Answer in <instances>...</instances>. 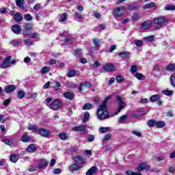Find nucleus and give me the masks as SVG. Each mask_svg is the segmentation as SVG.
<instances>
[{
  "instance_id": "41",
  "label": "nucleus",
  "mask_w": 175,
  "mask_h": 175,
  "mask_svg": "<svg viewBox=\"0 0 175 175\" xmlns=\"http://www.w3.org/2000/svg\"><path fill=\"white\" fill-rule=\"evenodd\" d=\"M90 109H92V104L91 103H86L83 107V110H90Z\"/></svg>"
},
{
  "instance_id": "22",
  "label": "nucleus",
  "mask_w": 175,
  "mask_h": 175,
  "mask_svg": "<svg viewBox=\"0 0 175 175\" xmlns=\"http://www.w3.org/2000/svg\"><path fill=\"white\" fill-rule=\"evenodd\" d=\"M51 68L50 66H44L40 71L41 75H46V73H49Z\"/></svg>"
},
{
  "instance_id": "35",
  "label": "nucleus",
  "mask_w": 175,
  "mask_h": 175,
  "mask_svg": "<svg viewBox=\"0 0 175 175\" xmlns=\"http://www.w3.org/2000/svg\"><path fill=\"white\" fill-rule=\"evenodd\" d=\"M144 40H146L147 42H154V40H155V37L154 36H149L145 37Z\"/></svg>"
},
{
  "instance_id": "45",
  "label": "nucleus",
  "mask_w": 175,
  "mask_h": 175,
  "mask_svg": "<svg viewBox=\"0 0 175 175\" xmlns=\"http://www.w3.org/2000/svg\"><path fill=\"white\" fill-rule=\"evenodd\" d=\"M98 131L100 133H106V132H109V128L108 127H101L98 129Z\"/></svg>"
},
{
  "instance_id": "61",
  "label": "nucleus",
  "mask_w": 175,
  "mask_h": 175,
  "mask_svg": "<svg viewBox=\"0 0 175 175\" xmlns=\"http://www.w3.org/2000/svg\"><path fill=\"white\" fill-rule=\"evenodd\" d=\"M10 102H12V100L10 98H8L4 100L3 105V106H8V105H10Z\"/></svg>"
},
{
  "instance_id": "21",
  "label": "nucleus",
  "mask_w": 175,
  "mask_h": 175,
  "mask_svg": "<svg viewBox=\"0 0 175 175\" xmlns=\"http://www.w3.org/2000/svg\"><path fill=\"white\" fill-rule=\"evenodd\" d=\"M47 166V161L44 159H42L40 161V164L38 166V169H43V167H46Z\"/></svg>"
},
{
  "instance_id": "53",
  "label": "nucleus",
  "mask_w": 175,
  "mask_h": 175,
  "mask_svg": "<svg viewBox=\"0 0 175 175\" xmlns=\"http://www.w3.org/2000/svg\"><path fill=\"white\" fill-rule=\"evenodd\" d=\"M23 36L27 38V36H31V31L29 30L25 29L23 31Z\"/></svg>"
},
{
  "instance_id": "54",
  "label": "nucleus",
  "mask_w": 175,
  "mask_h": 175,
  "mask_svg": "<svg viewBox=\"0 0 175 175\" xmlns=\"http://www.w3.org/2000/svg\"><path fill=\"white\" fill-rule=\"evenodd\" d=\"M133 135L137 136L138 137H142V133L138 131L137 130H135L132 131Z\"/></svg>"
},
{
  "instance_id": "12",
  "label": "nucleus",
  "mask_w": 175,
  "mask_h": 175,
  "mask_svg": "<svg viewBox=\"0 0 175 175\" xmlns=\"http://www.w3.org/2000/svg\"><path fill=\"white\" fill-rule=\"evenodd\" d=\"M12 29L14 33L18 35L21 32V26L20 25H12Z\"/></svg>"
},
{
  "instance_id": "19",
  "label": "nucleus",
  "mask_w": 175,
  "mask_h": 175,
  "mask_svg": "<svg viewBox=\"0 0 175 175\" xmlns=\"http://www.w3.org/2000/svg\"><path fill=\"white\" fill-rule=\"evenodd\" d=\"M14 18L16 23H20L23 20V15L20 12L15 14Z\"/></svg>"
},
{
  "instance_id": "31",
  "label": "nucleus",
  "mask_w": 175,
  "mask_h": 175,
  "mask_svg": "<svg viewBox=\"0 0 175 175\" xmlns=\"http://www.w3.org/2000/svg\"><path fill=\"white\" fill-rule=\"evenodd\" d=\"M74 55H75V57H81V55H82L81 49L77 48V49L75 50V51Z\"/></svg>"
},
{
  "instance_id": "15",
  "label": "nucleus",
  "mask_w": 175,
  "mask_h": 175,
  "mask_svg": "<svg viewBox=\"0 0 175 175\" xmlns=\"http://www.w3.org/2000/svg\"><path fill=\"white\" fill-rule=\"evenodd\" d=\"M64 97L66 98V99H69L70 100H73L75 98V96L73 95V93L70 92H66L64 93Z\"/></svg>"
},
{
  "instance_id": "49",
  "label": "nucleus",
  "mask_w": 175,
  "mask_h": 175,
  "mask_svg": "<svg viewBox=\"0 0 175 175\" xmlns=\"http://www.w3.org/2000/svg\"><path fill=\"white\" fill-rule=\"evenodd\" d=\"M126 118H128V116H126L125 115H123L122 116H121L119 120L120 124H124V122H125V120H126Z\"/></svg>"
},
{
  "instance_id": "62",
  "label": "nucleus",
  "mask_w": 175,
  "mask_h": 175,
  "mask_svg": "<svg viewBox=\"0 0 175 175\" xmlns=\"http://www.w3.org/2000/svg\"><path fill=\"white\" fill-rule=\"evenodd\" d=\"M30 38H31L32 39H36V38H39V33H33L32 34H30Z\"/></svg>"
},
{
  "instance_id": "26",
  "label": "nucleus",
  "mask_w": 175,
  "mask_h": 175,
  "mask_svg": "<svg viewBox=\"0 0 175 175\" xmlns=\"http://www.w3.org/2000/svg\"><path fill=\"white\" fill-rule=\"evenodd\" d=\"M10 161L14 163H16V162L18 161V157L16 154H11L10 157Z\"/></svg>"
},
{
  "instance_id": "37",
  "label": "nucleus",
  "mask_w": 175,
  "mask_h": 175,
  "mask_svg": "<svg viewBox=\"0 0 175 175\" xmlns=\"http://www.w3.org/2000/svg\"><path fill=\"white\" fill-rule=\"evenodd\" d=\"M24 18L26 21H32L33 17L29 14H26L24 15Z\"/></svg>"
},
{
  "instance_id": "4",
  "label": "nucleus",
  "mask_w": 175,
  "mask_h": 175,
  "mask_svg": "<svg viewBox=\"0 0 175 175\" xmlns=\"http://www.w3.org/2000/svg\"><path fill=\"white\" fill-rule=\"evenodd\" d=\"M116 100L118 102V109L117 111L113 113V116H117V114L120 113L121 110L126 106V104L122 100V97L121 96H117Z\"/></svg>"
},
{
  "instance_id": "7",
  "label": "nucleus",
  "mask_w": 175,
  "mask_h": 175,
  "mask_svg": "<svg viewBox=\"0 0 175 175\" xmlns=\"http://www.w3.org/2000/svg\"><path fill=\"white\" fill-rule=\"evenodd\" d=\"M10 59H12V57L8 56L7 57L3 64L1 65V69H6V68H9L10 66Z\"/></svg>"
},
{
  "instance_id": "52",
  "label": "nucleus",
  "mask_w": 175,
  "mask_h": 175,
  "mask_svg": "<svg viewBox=\"0 0 175 175\" xmlns=\"http://www.w3.org/2000/svg\"><path fill=\"white\" fill-rule=\"evenodd\" d=\"M131 73H136L137 72V66L133 65L131 68Z\"/></svg>"
},
{
  "instance_id": "14",
  "label": "nucleus",
  "mask_w": 175,
  "mask_h": 175,
  "mask_svg": "<svg viewBox=\"0 0 175 175\" xmlns=\"http://www.w3.org/2000/svg\"><path fill=\"white\" fill-rule=\"evenodd\" d=\"M114 64L109 63L104 66V69L107 70V72H113L114 70Z\"/></svg>"
},
{
  "instance_id": "10",
  "label": "nucleus",
  "mask_w": 175,
  "mask_h": 175,
  "mask_svg": "<svg viewBox=\"0 0 175 175\" xmlns=\"http://www.w3.org/2000/svg\"><path fill=\"white\" fill-rule=\"evenodd\" d=\"M16 87L15 85H8L4 89V92H5V94H10V92H13V91H16Z\"/></svg>"
},
{
  "instance_id": "30",
  "label": "nucleus",
  "mask_w": 175,
  "mask_h": 175,
  "mask_svg": "<svg viewBox=\"0 0 175 175\" xmlns=\"http://www.w3.org/2000/svg\"><path fill=\"white\" fill-rule=\"evenodd\" d=\"M59 137L62 140H67L68 135L66 134V133H61L59 134Z\"/></svg>"
},
{
  "instance_id": "64",
  "label": "nucleus",
  "mask_w": 175,
  "mask_h": 175,
  "mask_svg": "<svg viewBox=\"0 0 175 175\" xmlns=\"http://www.w3.org/2000/svg\"><path fill=\"white\" fill-rule=\"evenodd\" d=\"M24 42L26 44L29 45V46H31L32 45V40H31L30 39H26V40H24Z\"/></svg>"
},
{
  "instance_id": "51",
  "label": "nucleus",
  "mask_w": 175,
  "mask_h": 175,
  "mask_svg": "<svg viewBox=\"0 0 175 175\" xmlns=\"http://www.w3.org/2000/svg\"><path fill=\"white\" fill-rule=\"evenodd\" d=\"M100 65V63L99 61H96L92 66V69H96Z\"/></svg>"
},
{
  "instance_id": "5",
  "label": "nucleus",
  "mask_w": 175,
  "mask_h": 175,
  "mask_svg": "<svg viewBox=\"0 0 175 175\" xmlns=\"http://www.w3.org/2000/svg\"><path fill=\"white\" fill-rule=\"evenodd\" d=\"M150 168H151V166L150 165H148L147 163L142 162L139 164L137 170L140 173V172H143V170H146V172H148V170H150Z\"/></svg>"
},
{
  "instance_id": "28",
  "label": "nucleus",
  "mask_w": 175,
  "mask_h": 175,
  "mask_svg": "<svg viewBox=\"0 0 175 175\" xmlns=\"http://www.w3.org/2000/svg\"><path fill=\"white\" fill-rule=\"evenodd\" d=\"M150 102H157V100H159V95L154 94L150 98Z\"/></svg>"
},
{
  "instance_id": "59",
  "label": "nucleus",
  "mask_w": 175,
  "mask_h": 175,
  "mask_svg": "<svg viewBox=\"0 0 175 175\" xmlns=\"http://www.w3.org/2000/svg\"><path fill=\"white\" fill-rule=\"evenodd\" d=\"M3 142L5 144H7L8 146H10V147H13V143H12L10 140L4 139Z\"/></svg>"
},
{
  "instance_id": "24",
  "label": "nucleus",
  "mask_w": 175,
  "mask_h": 175,
  "mask_svg": "<svg viewBox=\"0 0 175 175\" xmlns=\"http://www.w3.org/2000/svg\"><path fill=\"white\" fill-rule=\"evenodd\" d=\"M27 152H35L36 151V147L33 144H30L27 148Z\"/></svg>"
},
{
  "instance_id": "44",
  "label": "nucleus",
  "mask_w": 175,
  "mask_h": 175,
  "mask_svg": "<svg viewBox=\"0 0 175 175\" xmlns=\"http://www.w3.org/2000/svg\"><path fill=\"white\" fill-rule=\"evenodd\" d=\"M134 44H136L137 47H140L143 46V41L141 40H134Z\"/></svg>"
},
{
  "instance_id": "40",
  "label": "nucleus",
  "mask_w": 175,
  "mask_h": 175,
  "mask_svg": "<svg viewBox=\"0 0 175 175\" xmlns=\"http://www.w3.org/2000/svg\"><path fill=\"white\" fill-rule=\"evenodd\" d=\"M156 126L157 128H163V126H165V122H163V121L156 122Z\"/></svg>"
},
{
  "instance_id": "36",
  "label": "nucleus",
  "mask_w": 175,
  "mask_h": 175,
  "mask_svg": "<svg viewBox=\"0 0 175 175\" xmlns=\"http://www.w3.org/2000/svg\"><path fill=\"white\" fill-rule=\"evenodd\" d=\"M75 16L77 20H79V21H83V20H84V18H83V14L80 13L75 12Z\"/></svg>"
},
{
  "instance_id": "33",
  "label": "nucleus",
  "mask_w": 175,
  "mask_h": 175,
  "mask_svg": "<svg viewBox=\"0 0 175 175\" xmlns=\"http://www.w3.org/2000/svg\"><path fill=\"white\" fill-rule=\"evenodd\" d=\"M174 69H175L174 64H169L165 67V70H167L168 72H173Z\"/></svg>"
},
{
  "instance_id": "27",
  "label": "nucleus",
  "mask_w": 175,
  "mask_h": 175,
  "mask_svg": "<svg viewBox=\"0 0 175 175\" xmlns=\"http://www.w3.org/2000/svg\"><path fill=\"white\" fill-rule=\"evenodd\" d=\"M148 125L150 128H154V126H157V122L154 120H149L148 121Z\"/></svg>"
},
{
  "instance_id": "60",
  "label": "nucleus",
  "mask_w": 175,
  "mask_h": 175,
  "mask_svg": "<svg viewBox=\"0 0 175 175\" xmlns=\"http://www.w3.org/2000/svg\"><path fill=\"white\" fill-rule=\"evenodd\" d=\"M110 137H111V135L107 134V135H105V136L103 138V142H108V140H110Z\"/></svg>"
},
{
  "instance_id": "2",
  "label": "nucleus",
  "mask_w": 175,
  "mask_h": 175,
  "mask_svg": "<svg viewBox=\"0 0 175 175\" xmlns=\"http://www.w3.org/2000/svg\"><path fill=\"white\" fill-rule=\"evenodd\" d=\"M52 100L53 98L51 97L46 99V102L48 103V107L52 110H59V109H61V106H62V103H61V100L58 99H55L53 102Z\"/></svg>"
},
{
  "instance_id": "39",
  "label": "nucleus",
  "mask_w": 175,
  "mask_h": 175,
  "mask_svg": "<svg viewBox=\"0 0 175 175\" xmlns=\"http://www.w3.org/2000/svg\"><path fill=\"white\" fill-rule=\"evenodd\" d=\"M137 9H139V7L136 4H131L129 5V10H137Z\"/></svg>"
},
{
  "instance_id": "1",
  "label": "nucleus",
  "mask_w": 175,
  "mask_h": 175,
  "mask_svg": "<svg viewBox=\"0 0 175 175\" xmlns=\"http://www.w3.org/2000/svg\"><path fill=\"white\" fill-rule=\"evenodd\" d=\"M111 99V96H108L105 98L103 103L99 106L97 111V117L98 120H106L110 118L109 116V112H107V102Z\"/></svg>"
},
{
  "instance_id": "43",
  "label": "nucleus",
  "mask_w": 175,
  "mask_h": 175,
  "mask_svg": "<svg viewBox=\"0 0 175 175\" xmlns=\"http://www.w3.org/2000/svg\"><path fill=\"white\" fill-rule=\"evenodd\" d=\"M55 84V86L53 87V89L55 90V91H58V90H59V87H61V83H59V81H54Z\"/></svg>"
},
{
  "instance_id": "32",
  "label": "nucleus",
  "mask_w": 175,
  "mask_h": 175,
  "mask_svg": "<svg viewBox=\"0 0 175 175\" xmlns=\"http://www.w3.org/2000/svg\"><path fill=\"white\" fill-rule=\"evenodd\" d=\"M119 57H121V58H126L128 55H129V52L128 51H123L118 54Z\"/></svg>"
},
{
  "instance_id": "57",
  "label": "nucleus",
  "mask_w": 175,
  "mask_h": 175,
  "mask_svg": "<svg viewBox=\"0 0 175 175\" xmlns=\"http://www.w3.org/2000/svg\"><path fill=\"white\" fill-rule=\"evenodd\" d=\"M94 139H95V136H94L93 135H89L88 136V140L90 143H91L92 142H94Z\"/></svg>"
},
{
  "instance_id": "48",
  "label": "nucleus",
  "mask_w": 175,
  "mask_h": 175,
  "mask_svg": "<svg viewBox=\"0 0 175 175\" xmlns=\"http://www.w3.org/2000/svg\"><path fill=\"white\" fill-rule=\"evenodd\" d=\"M163 94L164 95H166L167 96H170V95L173 94V91L172 90H164V91H163Z\"/></svg>"
},
{
  "instance_id": "56",
  "label": "nucleus",
  "mask_w": 175,
  "mask_h": 175,
  "mask_svg": "<svg viewBox=\"0 0 175 175\" xmlns=\"http://www.w3.org/2000/svg\"><path fill=\"white\" fill-rule=\"evenodd\" d=\"M170 82L173 87H175V75H173L170 78Z\"/></svg>"
},
{
  "instance_id": "63",
  "label": "nucleus",
  "mask_w": 175,
  "mask_h": 175,
  "mask_svg": "<svg viewBox=\"0 0 175 175\" xmlns=\"http://www.w3.org/2000/svg\"><path fill=\"white\" fill-rule=\"evenodd\" d=\"M33 9H34V10H36V12H38V10H40V3H36L33 6Z\"/></svg>"
},
{
  "instance_id": "46",
  "label": "nucleus",
  "mask_w": 175,
  "mask_h": 175,
  "mask_svg": "<svg viewBox=\"0 0 175 175\" xmlns=\"http://www.w3.org/2000/svg\"><path fill=\"white\" fill-rule=\"evenodd\" d=\"M135 77H136L138 80H144V79H145L144 75H143L142 74L139 73V72H137V73L135 74Z\"/></svg>"
},
{
  "instance_id": "6",
  "label": "nucleus",
  "mask_w": 175,
  "mask_h": 175,
  "mask_svg": "<svg viewBox=\"0 0 175 175\" xmlns=\"http://www.w3.org/2000/svg\"><path fill=\"white\" fill-rule=\"evenodd\" d=\"M125 12V7L116 8L113 10V14L116 17H121Z\"/></svg>"
},
{
  "instance_id": "47",
  "label": "nucleus",
  "mask_w": 175,
  "mask_h": 175,
  "mask_svg": "<svg viewBox=\"0 0 175 175\" xmlns=\"http://www.w3.org/2000/svg\"><path fill=\"white\" fill-rule=\"evenodd\" d=\"M154 5H155V3L154 2H151L150 3L146 4L144 7V9H150V8H154Z\"/></svg>"
},
{
  "instance_id": "50",
  "label": "nucleus",
  "mask_w": 175,
  "mask_h": 175,
  "mask_svg": "<svg viewBox=\"0 0 175 175\" xmlns=\"http://www.w3.org/2000/svg\"><path fill=\"white\" fill-rule=\"evenodd\" d=\"M116 81L117 83H122V81H124V77H122V75L117 76Z\"/></svg>"
},
{
  "instance_id": "11",
  "label": "nucleus",
  "mask_w": 175,
  "mask_h": 175,
  "mask_svg": "<svg viewBox=\"0 0 175 175\" xmlns=\"http://www.w3.org/2000/svg\"><path fill=\"white\" fill-rule=\"evenodd\" d=\"M72 131H74V132H77L79 131V132H87V127L85 126H75V127H73L72 129Z\"/></svg>"
},
{
  "instance_id": "58",
  "label": "nucleus",
  "mask_w": 175,
  "mask_h": 175,
  "mask_svg": "<svg viewBox=\"0 0 175 175\" xmlns=\"http://www.w3.org/2000/svg\"><path fill=\"white\" fill-rule=\"evenodd\" d=\"M81 84H83V87H87L88 88H90L91 85H92L90 81H85V83H81Z\"/></svg>"
},
{
  "instance_id": "18",
  "label": "nucleus",
  "mask_w": 175,
  "mask_h": 175,
  "mask_svg": "<svg viewBox=\"0 0 175 175\" xmlns=\"http://www.w3.org/2000/svg\"><path fill=\"white\" fill-rule=\"evenodd\" d=\"M96 170H98V167H95V166H92L90 169H89L87 172H86V175H92V174H95V173H96Z\"/></svg>"
},
{
  "instance_id": "20",
  "label": "nucleus",
  "mask_w": 175,
  "mask_h": 175,
  "mask_svg": "<svg viewBox=\"0 0 175 175\" xmlns=\"http://www.w3.org/2000/svg\"><path fill=\"white\" fill-rule=\"evenodd\" d=\"M151 21H147L146 22H144L142 24V27L144 29H148V28H150L151 27Z\"/></svg>"
},
{
  "instance_id": "23",
  "label": "nucleus",
  "mask_w": 175,
  "mask_h": 175,
  "mask_svg": "<svg viewBox=\"0 0 175 175\" xmlns=\"http://www.w3.org/2000/svg\"><path fill=\"white\" fill-rule=\"evenodd\" d=\"M30 140H31V137H29V135L27 134H24L22 136L21 142H23V143H28V142Z\"/></svg>"
},
{
  "instance_id": "17",
  "label": "nucleus",
  "mask_w": 175,
  "mask_h": 175,
  "mask_svg": "<svg viewBox=\"0 0 175 175\" xmlns=\"http://www.w3.org/2000/svg\"><path fill=\"white\" fill-rule=\"evenodd\" d=\"M79 169H80V166H79V165H77L76 163H72L69 166V170H70V172H77V170H79Z\"/></svg>"
},
{
  "instance_id": "9",
  "label": "nucleus",
  "mask_w": 175,
  "mask_h": 175,
  "mask_svg": "<svg viewBox=\"0 0 175 175\" xmlns=\"http://www.w3.org/2000/svg\"><path fill=\"white\" fill-rule=\"evenodd\" d=\"M72 159L76 162V163H79V165H83V163H85V159L84 157L80 155H77L72 157Z\"/></svg>"
},
{
  "instance_id": "34",
  "label": "nucleus",
  "mask_w": 175,
  "mask_h": 175,
  "mask_svg": "<svg viewBox=\"0 0 175 175\" xmlns=\"http://www.w3.org/2000/svg\"><path fill=\"white\" fill-rule=\"evenodd\" d=\"M88 120H90V113L85 112L83 116V124L87 122V121H88Z\"/></svg>"
},
{
  "instance_id": "25",
  "label": "nucleus",
  "mask_w": 175,
  "mask_h": 175,
  "mask_svg": "<svg viewBox=\"0 0 175 175\" xmlns=\"http://www.w3.org/2000/svg\"><path fill=\"white\" fill-rule=\"evenodd\" d=\"M68 20V13L64 12L60 16L59 22L64 23V21H66Z\"/></svg>"
},
{
  "instance_id": "29",
  "label": "nucleus",
  "mask_w": 175,
  "mask_h": 175,
  "mask_svg": "<svg viewBox=\"0 0 175 175\" xmlns=\"http://www.w3.org/2000/svg\"><path fill=\"white\" fill-rule=\"evenodd\" d=\"M17 96L18 99H23V98L25 96V92H24L23 90H19L18 92Z\"/></svg>"
},
{
  "instance_id": "38",
  "label": "nucleus",
  "mask_w": 175,
  "mask_h": 175,
  "mask_svg": "<svg viewBox=\"0 0 175 175\" xmlns=\"http://www.w3.org/2000/svg\"><path fill=\"white\" fill-rule=\"evenodd\" d=\"M76 73H77L76 70H70L68 72V77H75V76H76Z\"/></svg>"
},
{
  "instance_id": "55",
  "label": "nucleus",
  "mask_w": 175,
  "mask_h": 175,
  "mask_svg": "<svg viewBox=\"0 0 175 175\" xmlns=\"http://www.w3.org/2000/svg\"><path fill=\"white\" fill-rule=\"evenodd\" d=\"M165 10H175V6L173 5H168L165 6Z\"/></svg>"
},
{
  "instance_id": "42",
  "label": "nucleus",
  "mask_w": 175,
  "mask_h": 175,
  "mask_svg": "<svg viewBox=\"0 0 175 175\" xmlns=\"http://www.w3.org/2000/svg\"><path fill=\"white\" fill-rule=\"evenodd\" d=\"M38 96V94L36 93H29L27 94V98L29 99H35Z\"/></svg>"
},
{
  "instance_id": "8",
  "label": "nucleus",
  "mask_w": 175,
  "mask_h": 175,
  "mask_svg": "<svg viewBox=\"0 0 175 175\" xmlns=\"http://www.w3.org/2000/svg\"><path fill=\"white\" fill-rule=\"evenodd\" d=\"M38 135L43 137H49L50 136V131L46 129H40L38 130Z\"/></svg>"
},
{
  "instance_id": "16",
  "label": "nucleus",
  "mask_w": 175,
  "mask_h": 175,
  "mask_svg": "<svg viewBox=\"0 0 175 175\" xmlns=\"http://www.w3.org/2000/svg\"><path fill=\"white\" fill-rule=\"evenodd\" d=\"M92 42L94 44L95 49L98 51L100 46V40L99 38H94L92 40Z\"/></svg>"
},
{
  "instance_id": "3",
  "label": "nucleus",
  "mask_w": 175,
  "mask_h": 175,
  "mask_svg": "<svg viewBox=\"0 0 175 175\" xmlns=\"http://www.w3.org/2000/svg\"><path fill=\"white\" fill-rule=\"evenodd\" d=\"M154 24H157L158 25L156 27V29H160V28H162V27H165L166 24H167V19H166L163 16H159L157 17L154 19Z\"/></svg>"
},
{
  "instance_id": "13",
  "label": "nucleus",
  "mask_w": 175,
  "mask_h": 175,
  "mask_svg": "<svg viewBox=\"0 0 175 175\" xmlns=\"http://www.w3.org/2000/svg\"><path fill=\"white\" fill-rule=\"evenodd\" d=\"M16 5L20 9H25L27 4H25V1L24 0H16Z\"/></svg>"
}]
</instances>
